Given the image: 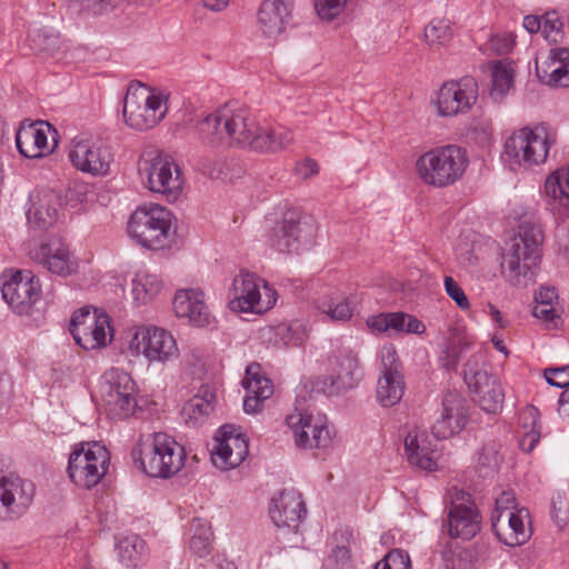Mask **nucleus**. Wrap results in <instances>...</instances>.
<instances>
[{"instance_id": "nucleus-1", "label": "nucleus", "mask_w": 569, "mask_h": 569, "mask_svg": "<svg viewBox=\"0 0 569 569\" xmlns=\"http://www.w3.org/2000/svg\"><path fill=\"white\" fill-rule=\"evenodd\" d=\"M196 133L201 144L209 149L237 146L276 153L293 141L289 129L262 128L248 108L236 102L226 103L198 121Z\"/></svg>"}, {"instance_id": "nucleus-2", "label": "nucleus", "mask_w": 569, "mask_h": 569, "mask_svg": "<svg viewBox=\"0 0 569 569\" xmlns=\"http://www.w3.org/2000/svg\"><path fill=\"white\" fill-rule=\"evenodd\" d=\"M136 466L147 476L170 479L184 467V447L166 432L142 436L132 449Z\"/></svg>"}, {"instance_id": "nucleus-3", "label": "nucleus", "mask_w": 569, "mask_h": 569, "mask_svg": "<svg viewBox=\"0 0 569 569\" xmlns=\"http://www.w3.org/2000/svg\"><path fill=\"white\" fill-rule=\"evenodd\" d=\"M557 143V132L547 123L515 130L505 141L501 159L512 170H530L546 163Z\"/></svg>"}, {"instance_id": "nucleus-4", "label": "nucleus", "mask_w": 569, "mask_h": 569, "mask_svg": "<svg viewBox=\"0 0 569 569\" xmlns=\"http://www.w3.org/2000/svg\"><path fill=\"white\" fill-rule=\"evenodd\" d=\"M468 164L466 149L457 144H446L422 153L416 161V171L426 184L446 188L462 178Z\"/></svg>"}, {"instance_id": "nucleus-5", "label": "nucleus", "mask_w": 569, "mask_h": 569, "mask_svg": "<svg viewBox=\"0 0 569 569\" xmlns=\"http://www.w3.org/2000/svg\"><path fill=\"white\" fill-rule=\"evenodd\" d=\"M127 231L141 247L151 250L168 248L173 239L172 214L160 204L139 206L129 218Z\"/></svg>"}, {"instance_id": "nucleus-6", "label": "nucleus", "mask_w": 569, "mask_h": 569, "mask_svg": "<svg viewBox=\"0 0 569 569\" xmlns=\"http://www.w3.org/2000/svg\"><path fill=\"white\" fill-rule=\"evenodd\" d=\"M542 242L543 233L538 224L531 221L520 223L503 256L509 274L518 282L521 278L525 282L533 281L535 271L541 260Z\"/></svg>"}, {"instance_id": "nucleus-7", "label": "nucleus", "mask_w": 569, "mask_h": 569, "mask_svg": "<svg viewBox=\"0 0 569 569\" xmlns=\"http://www.w3.org/2000/svg\"><path fill=\"white\" fill-rule=\"evenodd\" d=\"M138 171L144 186L168 202H174L181 196L184 179L171 156L159 151L146 152L138 162Z\"/></svg>"}, {"instance_id": "nucleus-8", "label": "nucleus", "mask_w": 569, "mask_h": 569, "mask_svg": "<svg viewBox=\"0 0 569 569\" xmlns=\"http://www.w3.org/2000/svg\"><path fill=\"white\" fill-rule=\"evenodd\" d=\"M168 111L167 96L144 84H131L123 100V117L132 129L144 131L156 127Z\"/></svg>"}, {"instance_id": "nucleus-9", "label": "nucleus", "mask_w": 569, "mask_h": 569, "mask_svg": "<svg viewBox=\"0 0 569 569\" xmlns=\"http://www.w3.org/2000/svg\"><path fill=\"white\" fill-rule=\"evenodd\" d=\"M99 395L111 419L124 420L138 410L136 382L123 370L112 368L106 371L100 378Z\"/></svg>"}, {"instance_id": "nucleus-10", "label": "nucleus", "mask_w": 569, "mask_h": 569, "mask_svg": "<svg viewBox=\"0 0 569 569\" xmlns=\"http://www.w3.org/2000/svg\"><path fill=\"white\" fill-rule=\"evenodd\" d=\"M109 461V451L99 442L77 443L69 456L68 476L76 486L91 489L107 473Z\"/></svg>"}, {"instance_id": "nucleus-11", "label": "nucleus", "mask_w": 569, "mask_h": 569, "mask_svg": "<svg viewBox=\"0 0 569 569\" xmlns=\"http://www.w3.org/2000/svg\"><path fill=\"white\" fill-rule=\"evenodd\" d=\"M229 296V308L234 312L263 313L277 301V293L268 282L248 271L233 278Z\"/></svg>"}, {"instance_id": "nucleus-12", "label": "nucleus", "mask_w": 569, "mask_h": 569, "mask_svg": "<svg viewBox=\"0 0 569 569\" xmlns=\"http://www.w3.org/2000/svg\"><path fill=\"white\" fill-rule=\"evenodd\" d=\"M286 422L300 449H328L333 442L335 428L320 412L295 408Z\"/></svg>"}, {"instance_id": "nucleus-13", "label": "nucleus", "mask_w": 569, "mask_h": 569, "mask_svg": "<svg viewBox=\"0 0 569 569\" xmlns=\"http://www.w3.org/2000/svg\"><path fill=\"white\" fill-rule=\"evenodd\" d=\"M128 348L132 356H143L149 362L167 363L179 357L172 333L156 326L137 327Z\"/></svg>"}, {"instance_id": "nucleus-14", "label": "nucleus", "mask_w": 569, "mask_h": 569, "mask_svg": "<svg viewBox=\"0 0 569 569\" xmlns=\"http://www.w3.org/2000/svg\"><path fill=\"white\" fill-rule=\"evenodd\" d=\"M70 333L84 350L104 348L113 338L111 319L97 309L92 312L88 308L79 309L71 317Z\"/></svg>"}, {"instance_id": "nucleus-15", "label": "nucleus", "mask_w": 569, "mask_h": 569, "mask_svg": "<svg viewBox=\"0 0 569 569\" xmlns=\"http://www.w3.org/2000/svg\"><path fill=\"white\" fill-rule=\"evenodd\" d=\"M68 158L77 170L92 177L109 174L113 162L110 147L87 136H77L71 140Z\"/></svg>"}, {"instance_id": "nucleus-16", "label": "nucleus", "mask_w": 569, "mask_h": 569, "mask_svg": "<svg viewBox=\"0 0 569 569\" xmlns=\"http://www.w3.org/2000/svg\"><path fill=\"white\" fill-rule=\"evenodd\" d=\"M316 224L309 217L287 214L272 229L268 242L279 252L298 251L300 247L310 246L316 237Z\"/></svg>"}, {"instance_id": "nucleus-17", "label": "nucleus", "mask_w": 569, "mask_h": 569, "mask_svg": "<svg viewBox=\"0 0 569 569\" xmlns=\"http://www.w3.org/2000/svg\"><path fill=\"white\" fill-rule=\"evenodd\" d=\"M450 501L448 531L452 538L470 540L480 530V515L470 493L453 487L447 495Z\"/></svg>"}, {"instance_id": "nucleus-18", "label": "nucleus", "mask_w": 569, "mask_h": 569, "mask_svg": "<svg viewBox=\"0 0 569 569\" xmlns=\"http://www.w3.org/2000/svg\"><path fill=\"white\" fill-rule=\"evenodd\" d=\"M406 389L396 348L392 345L381 349V371L377 382V400L382 407H392L403 397Z\"/></svg>"}, {"instance_id": "nucleus-19", "label": "nucleus", "mask_w": 569, "mask_h": 569, "mask_svg": "<svg viewBox=\"0 0 569 569\" xmlns=\"http://www.w3.org/2000/svg\"><path fill=\"white\" fill-rule=\"evenodd\" d=\"M478 361L472 357L465 365L463 376L468 388L475 395V401L488 413H497L503 405L505 393L495 376L478 370Z\"/></svg>"}, {"instance_id": "nucleus-20", "label": "nucleus", "mask_w": 569, "mask_h": 569, "mask_svg": "<svg viewBox=\"0 0 569 569\" xmlns=\"http://www.w3.org/2000/svg\"><path fill=\"white\" fill-rule=\"evenodd\" d=\"M478 99V83L472 77L449 81L439 89L436 106L442 117L468 112Z\"/></svg>"}, {"instance_id": "nucleus-21", "label": "nucleus", "mask_w": 569, "mask_h": 569, "mask_svg": "<svg viewBox=\"0 0 569 569\" xmlns=\"http://www.w3.org/2000/svg\"><path fill=\"white\" fill-rule=\"evenodd\" d=\"M1 293L13 312L28 315L41 295L39 280L29 271H16L3 281Z\"/></svg>"}, {"instance_id": "nucleus-22", "label": "nucleus", "mask_w": 569, "mask_h": 569, "mask_svg": "<svg viewBox=\"0 0 569 569\" xmlns=\"http://www.w3.org/2000/svg\"><path fill=\"white\" fill-rule=\"evenodd\" d=\"M216 445L211 451L212 463L222 470L238 467L249 452L244 435L237 432L234 426L224 425L214 437Z\"/></svg>"}, {"instance_id": "nucleus-23", "label": "nucleus", "mask_w": 569, "mask_h": 569, "mask_svg": "<svg viewBox=\"0 0 569 569\" xmlns=\"http://www.w3.org/2000/svg\"><path fill=\"white\" fill-rule=\"evenodd\" d=\"M31 259L49 272L68 277L78 270V260L60 238H51L30 252Z\"/></svg>"}, {"instance_id": "nucleus-24", "label": "nucleus", "mask_w": 569, "mask_h": 569, "mask_svg": "<svg viewBox=\"0 0 569 569\" xmlns=\"http://www.w3.org/2000/svg\"><path fill=\"white\" fill-rule=\"evenodd\" d=\"M63 210L62 196L50 189H37L30 192L26 217L28 223L44 230L52 227Z\"/></svg>"}, {"instance_id": "nucleus-25", "label": "nucleus", "mask_w": 569, "mask_h": 569, "mask_svg": "<svg viewBox=\"0 0 569 569\" xmlns=\"http://www.w3.org/2000/svg\"><path fill=\"white\" fill-rule=\"evenodd\" d=\"M36 487L18 475H0V506L10 518L21 517L32 503Z\"/></svg>"}, {"instance_id": "nucleus-26", "label": "nucleus", "mask_w": 569, "mask_h": 569, "mask_svg": "<svg viewBox=\"0 0 569 569\" xmlns=\"http://www.w3.org/2000/svg\"><path fill=\"white\" fill-rule=\"evenodd\" d=\"M491 527L498 540L509 547L525 545L532 535L527 508H520L509 515H492Z\"/></svg>"}, {"instance_id": "nucleus-27", "label": "nucleus", "mask_w": 569, "mask_h": 569, "mask_svg": "<svg viewBox=\"0 0 569 569\" xmlns=\"http://www.w3.org/2000/svg\"><path fill=\"white\" fill-rule=\"evenodd\" d=\"M56 133L52 127L44 121L22 123L16 133V146L21 156L30 159L41 158L50 153L56 147V139L49 142V136Z\"/></svg>"}, {"instance_id": "nucleus-28", "label": "nucleus", "mask_w": 569, "mask_h": 569, "mask_svg": "<svg viewBox=\"0 0 569 569\" xmlns=\"http://www.w3.org/2000/svg\"><path fill=\"white\" fill-rule=\"evenodd\" d=\"M269 515L278 528H298L307 515L300 492L293 488L281 490L272 498Z\"/></svg>"}, {"instance_id": "nucleus-29", "label": "nucleus", "mask_w": 569, "mask_h": 569, "mask_svg": "<svg viewBox=\"0 0 569 569\" xmlns=\"http://www.w3.org/2000/svg\"><path fill=\"white\" fill-rule=\"evenodd\" d=\"M468 417L463 399L459 393L449 392L442 401L440 416L432 425V437L438 441L460 432L467 425Z\"/></svg>"}, {"instance_id": "nucleus-30", "label": "nucleus", "mask_w": 569, "mask_h": 569, "mask_svg": "<svg viewBox=\"0 0 569 569\" xmlns=\"http://www.w3.org/2000/svg\"><path fill=\"white\" fill-rule=\"evenodd\" d=\"M330 393H339L358 386L362 379V369L357 355L350 349H342L330 360Z\"/></svg>"}, {"instance_id": "nucleus-31", "label": "nucleus", "mask_w": 569, "mask_h": 569, "mask_svg": "<svg viewBox=\"0 0 569 569\" xmlns=\"http://www.w3.org/2000/svg\"><path fill=\"white\" fill-rule=\"evenodd\" d=\"M405 452L410 465L432 471L437 468V440L425 430L412 429L405 438Z\"/></svg>"}, {"instance_id": "nucleus-32", "label": "nucleus", "mask_w": 569, "mask_h": 569, "mask_svg": "<svg viewBox=\"0 0 569 569\" xmlns=\"http://www.w3.org/2000/svg\"><path fill=\"white\" fill-rule=\"evenodd\" d=\"M173 311L193 327L203 328L210 322V312L204 302V295L199 289L178 290L173 298Z\"/></svg>"}, {"instance_id": "nucleus-33", "label": "nucleus", "mask_w": 569, "mask_h": 569, "mask_svg": "<svg viewBox=\"0 0 569 569\" xmlns=\"http://www.w3.org/2000/svg\"><path fill=\"white\" fill-rule=\"evenodd\" d=\"M360 299L357 293L335 290L320 297L317 310L332 322H349L358 310Z\"/></svg>"}, {"instance_id": "nucleus-34", "label": "nucleus", "mask_w": 569, "mask_h": 569, "mask_svg": "<svg viewBox=\"0 0 569 569\" xmlns=\"http://www.w3.org/2000/svg\"><path fill=\"white\" fill-rule=\"evenodd\" d=\"M242 385L246 389L243 409L247 413L260 411L263 402L273 393V385L270 379L262 375L259 363H251L247 367Z\"/></svg>"}, {"instance_id": "nucleus-35", "label": "nucleus", "mask_w": 569, "mask_h": 569, "mask_svg": "<svg viewBox=\"0 0 569 569\" xmlns=\"http://www.w3.org/2000/svg\"><path fill=\"white\" fill-rule=\"evenodd\" d=\"M293 8V0H263L258 10V26L268 38H276L286 30Z\"/></svg>"}, {"instance_id": "nucleus-36", "label": "nucleus", "mask_w": 569, "mask_h": 569, "mask_svg": "<svg viewBox=\"0 0 569 569\" xmlns=\"http://www.w3.org/2000/svg\"><path fill=\"white\" fill-rule=\"evenodd\" d=\"M367 326L371 332L383 333L388 330L422 335L426 326L415 316L402 311L381 312L367 319Z\"/></svg>"}, {"instance_id": "nucleus-37", "label": "nucleus", "mask_w": 569, "mask_h": 569, "mask_svg": "<svg viewBox=\"0 0 569 569\" xmlns=\"http://www.w3.org/2000/svg\"><path fill=\"white\" fill-rule=\"evenodd\" d=\"M537 74L548 86L568 88L569 48L551 49L548 59L537 66Z\"/></svg>"}, {"instance_id": "nucleus-38", "label": "nucleus", "mask_w": 569, "mask_h": 569, "mask_svg": "<svg viewBox=\"0 0 569 569\" xmlns=\"http://www.w3.org/2000/svg\"><path fill=\"white\" fill-rule=\"evenodd\" d=\"M443 341V367L447 370H455L462 356L473 346L475 338L467 332L463 326L453 325L448 328Z\"/></svg>"}, {"instance_id": "nucleus-39", "label": "nucleus", "mask_w": 569, "mask_h": 569, "mask_svg": "<svg viewBox=\"0 0 569 569\" xmlns=\"http://www.w3.org/2000/svg\"><path fill=\"white\" fill-rule=\"evenodd\" d=\"M545 199L551 211L569 209V166L551 172L545 181Z\"/></svg>"}, {"instance_id": "nucleus-40", "label": "nucleus", "mask_w": 569, "mask_h": 569, "mask_svg": "<svg viewBox=\"0 0 569 569\" xmlns=\"http://www.w3.org/2000/svg\"><path fill=\"white\" fill-rule=\"evenodd\" d=\"M519 437V446L525 452H531L540 441V412L536 407L527 406L520 412Z\"/></svg>"}, {"instance_id": "nucleus-41", "label": "nucleus", "mask_w": 569, "mask_h": 569, "mask_svg": "<svg viewBox=\"0 0 569 569\" xmlns=\"http://www.w3.org/2000/svg\"><path fill=\"white\" fill-rule=\"evenodd\" d=\"M214 401V391L209 386H202L198 393L186 402L182 413L188 422L196 426L210 415Z\"/></svg>"}, {"instance_id": "nucleus-42", "label": "nucleus", "mask_w": 569, "mask_h": 569, "mask_svg": "<svg viewBox=\"0 0 569 569\" xmlns=\"http://www.w3.org/2000/svg\"><path fill=\"white\" fill-rule=\"evenodd\" d=\"M26 41L28 47L36 53L53 54L60 48L59 33L52 28L37 24L29 28Z\"/></svg>"}, {"instance_id": "nucleus-43", "label": "nucleus", "mask_w": 569, "mask_h": 569, "mask_svg": "<svg viewBox=\"0 0 569 569\" xmlns=\"http://www.w3.org/2000/svg\"><path fill=\"white\" fill-rule=\"evenodd\" d=\"M119 560L127 567H136L146 550V542L137 535H128L118 539L116 545Z\"/></svg>"}, {"instance_id": "nucleus-44", "label": "nucleus", "mask_w": 569, "mask_h": 569, "mask_svg": "<svg viewBox=\"0 0 569 569\" xmlns=\"http://www.w3.org/2000/svg\"><path fill=\"white\" fill-rule=\"evenodd\" d=\"M192 536L190 550L198 558H206L211 552L212 531L209 522L201 518H194L191 522Z\"/></svg>"}, {"instance_id": "nucleus-45", "label": "nucleus", "mask_w": 569, "mask_h": 569, "mask_svg": "<svg viewBox=\"0 0 569 569\" xmlns=\"http://www.w3.org/2000/svg\"><path fill=\"white\" fill-rule=\"evenodd\" d=\"M491 88L490 97L497 101L500 100L513 84V71L505 61L490 63Z\"/></svg>"}, {"instance_id": "nucleus-46", "label": "nucleus", "mask_w": 569, "mask_h": 569, "mask_svg": "<svg viewBox=\"0 0 569 569\" xmlns=\"http://www.w3.org/2000/svg\"><path fill=\"white\" fill-rule=\"evenodd\" d=\"M270 330L273 332L274 342L282 346H299L308 336L307 325L302 320L279 323Z\"/></svg>"}, {"instance_id": "nucleus-47", "label": "nucleus", "mask_w": 569, "mask_h": 569, "mask_svg": "<svg viewBox=\"0 0 569 569\" xmlns=\"http://www.w3.org/2000/svg\"><path fill=\"white\" fill-rule=\"evenodd\" d=\"M161 280L147 271H138L132 279L133 299L140 303H146L154 298L161 290Z\"/></svg>"}, {"instance_id": "nucleus-48", "label": "nucleus", "mask_w": 569, "mask_h": 569, "mask_svg": "<svg viewBox=\"0 0 569 569\" xmlns=\"http://www.w3.org/2000/svg\"><path fill=\"white\" fill-rule=\"evenodd\" d=\"M499 448L500 446L497 442L491 441L483 445L478 452V468L483 476L493 473L498 469L501 461Z\"/></svg>"}, {"instance_id": "nucleus-49", "label": "nucleus", "mask_w": 569, "mask_h": 569, "mask_svg": "<svg viewBox=\"0 0 569 569\" xmlns=\"http://www.w3.org/2000/svg\"><path fill=\"white\" fill-rule=\"evenodd\" d=\"M540 32L550 43H557L562 39L563 22L557 11H549L542 14Z\"/></svg>"}, {"instance_id": "nucleus-50", "label": "nucleus", "mask_w": 569, "mask_h": 569, "mask_svg": "<svg viewBox=\"0 0 569 569\" xmlns=\"http://www.w3.org/2000/svg\"><path fill=\"white\" fill-rule=\"evenodd\" d=\"M452 36L449 22L442 19L432 20L425 29V37L430 43L443 44Z\"/></svg>"}, {"instance_id": "nucleus-51", "label": "nucleus", "mask_w": 569, "mask_h": 569, "mask_svg": "<svg viewBox=\"0 0 569 569\" xmlns=\"http://www.w3.org/2000/svg\"><path fill=\"white\" fill-rule=\"evenodd\" d=\"M375 569H411L410 557L401 549H393L376 565Z\"/></svg>"}, {"instance_id": "nucleus-52", "label": "nucleus", "mask_w": 569, "mask_h": 569, "mask_svg": "<svg viewBox=\"0 0 569 569\" xmlns=\"http://www.w3.org/2000/svg\"><path fill=\"white\" fill-rule=\"evenodd\" d=\"M445 291L450 299L455 301L457 307L462 311L470 309V302L460 284L450 276L443 279Z\"/></svg>"}, {"instance_id": "nucleus-53", "label": "nucleus", "mask_w": 569, "mask_h": 569, "mask_svg": "<svg viewBox=\"0 0 569 569\" xmlns=\"http://www.w3.org/2000/svg\"><path fill=\"white\" fill-rule=\"evenodd\" d=\"M349 0H315V8L322 20H332L345 9Z\"/></svg>"}, {"instance_id": "nucleus-54", "label": "nucleus", "mask_w": 569, "mask_h": 569, "mask_svg": "<svg viewBox=\"0 0 569 569\" xmlns=\"http://www.w3.org/2000/svg\"><path fill=\"white\" fill-rule=\"evenodd\" d=\"M551 516L559 527L566 523L569 516V498L565 492H557L551 501Z\"/></svg>"}, {"instance_id": "nucleus-55", "label": "nucleus", "mask_w": 569, "mask_h": 569, "mask_svg": "<svg viewBox=\"0 0 569 569\" xmlns=\"http://www.w3.org/2000/svg\"><path fill=\"white\" fill-rule=\"evenodd\" d=\"M543 376L547 382L557 388L569 387V366L546 368Z\"/></svg>"}, {"instance_id": "nucleus-56", "label": "nucleus", "mask_w": 569, "mask_h": 569, "mask_svg": "<svg viewBox=\"0 0 569 569\" xmlns=\"http://www.w3.org/2000/svg\"><path fill=\"white\" fill-rule=\"evenodd\" d=\"M513 44L515 40L510 34H496L488 41L487 50L501 56L508 53L512 49Z\"/></svg>"}, {"instance_id": "nucleus-57", "label": "nucleus", "mask_w": 569, "mask_h": 569, "mask_svg": "<svg viewBox=\"0 0 569 569\" xmlns=\"http://www.w3.org/2000/svg\"><path fill=\"white\" fill-rule=\"evenodd\" d=\"M515 493L511 491H503L496 499V506L492 515H502V513H512L516 510H519Z\"/></svg>"}, {"instance_id": "nucleus-58", "label": "nucleus", "mask_w": 569, "mask_h": 569, "mask_svg": "<svg viewBox=\"0 0 569 569\" xmlns=\"http://www.w3.org/2000/svg\"><path fill=\"white\" fill-rule=\"evenodd\" d=\"M532 315L537 319L546 323H553L555 326H557L556 320L559 319V313L555 309L553 305H541L535 302Z\"/></svg>"}, {"instance_id": "nucleus-59", "label": "nucleus", "mask_w": 569, "mask_h": 569, "mask_svg": "<svg viewBox=\"0 0 569 569\" xmlns=\"http://www.w3.org/2000/svg\"><path fill=\"white\" fill-rule=\"evenodd\" d=\"M535 302L541 305H553L558 302V293L553 287H540L535 293Z\"/></svg>"}, {"instance_id": "nucleus-60", "label": "nucleus", "mask_w": 569, "mask_h": 569, "mask_svg": "<svg viewBox=\"0 0 569 569\" xmlns=\"http://www.w3.org/2000/svg\"><path fill=\"white\" fill-rule=\"evenodd\" d=\"M223 167L224 164L221 161L210 162L209 160H203L199 163L201 172L211 179L220 178L223 173Z\"/></svg>"}, {"instance_id": "nucleus-61", "label": "nucleus", "mask_w": 569, "mask_h": 569, "mask_svg": "<svg viewBox=\"0 0 569 569\" xmlns=\"http://www.w3.org/2000/svg\"><path fill=\"white\" fill-rule=\"evenodd\" d=\"M295 171L300 178L308 179L318 172V163L312 159H305L297 163Z\"/></svg>"}, {"instance_id": "nucleus-62", "label": "nucleus", "mask_w": 569, "mask_h": 569, "mask_svg": "<svg viewBox=\"0 0 569 569\" xmlns=\"http://www.w3.org/2000/svg\"><path fill=\"white\" fill-rule=\"evenodd\" d=\"M73 6L92 14H100L103 9V0H71Z\"/></svg>"}, {"instance_id": "nucleus-63", "label": "nucleus", "mask_w": 569, "mask_h": 569, "mask_svg": "<svg viewBox=\"0 0 569 569\" xmlns=\"http://www.w3.org/2000/svg\"><path fill=\"white\" fill-rule=\"evenodd\" d=\"M542 16L529 14L523 18V28L530 33L540 32Z\"/></svg>"}, {"instance_id": "nucleus-64", "label": "nucleus", "mask_w": 569, "mask_h": 569, "mask_svg": "<svg viewBox=\"0 0 569 569\" xmlns=\"http://www.w3.org/2000/svg\"><path fill=\"white\" fill-rule=\"evenodd\" d=\"M332 558L337 562H341L342 568L348 566L350 560V550L345 546H337L332 551Z\"/></svg>"}]
</instances>
